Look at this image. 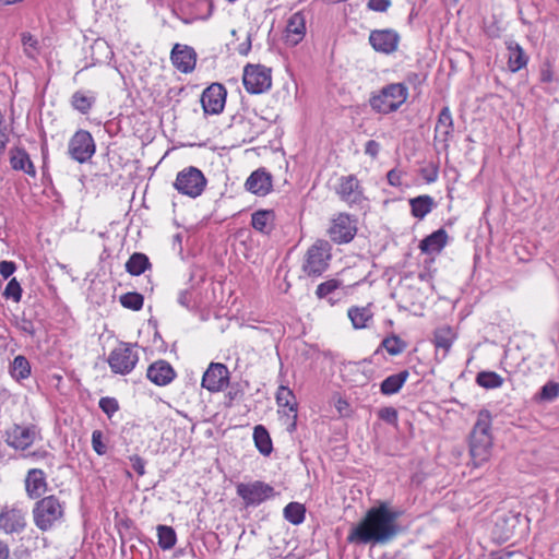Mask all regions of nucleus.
<instances>
[{
  "label": "nucleus",
  "instance_id": "obj_19",
  "mask_svg": "<svg viewBox=\"0 0 559 559\" xmlns=\"http://www.w3.org/2000/svg\"><path fill=\"white\" fill-rule=\"evenodd\" d=\"M170 59L180 72L190 73L195 68L197 53L190 46L176 44L171 50Z\"/></svg>",
  "mask_w": 559,
  "mask_h": 559
},
{
  "label": "nucleus",
  "instance_id": "obj_58",
  "mask_svg": "<svg viewBox=\"0 0 559 559\" xmlns=\"http://www.w3.org/2000/svg\"><path fill=\"white\" fill-rule=\"evenodd\" d=\"M476 381L480 386L489 389V371L479 372Z\"/></svg>",
  "mask_w": 559,
  "mask_h": 559
},
{
  "label": "nucleus",
  "instance_id": "obj_24",
  "mask_svg": "<svg viewBox=\"0 0 559 559\" xmlns=\"http://www.w3.org/2000/svg\"><path fill=\"white\" fill-rule=\"evenodd\" d=\"M306 34V19L301 12L294 13L287 21L285 38L289 45L300 43Z\"/></svg>",
  "mask_w": 559,
  "mask_h": 559
},
{
  "label": "nucleus",
  "instance_id": "obj_4",
  "mask_svg": "<svg viewBox=\"0 0 559 559\" xmlns=\"http://www.w3.org/2000/svg\"><path fill=\"white\" fill-rule=\"evenodd\" d=\"M330 260L331 245L326 240L318 239L305 254L302 271L308 276H320L328 270Z\"/></svg>",
  "mask_w": 559,
  "mask_h": 559
},
{
  "label": "nucleus",
  "instance_id": "obj_6",
  "mask_svg": "<svg viewBox=\"0 0 559 559\" xmlns=\"http://www.w3.org/2000/svg\"><path fill=\"white\" fill-rule=\"evenodd\" d=\"M206 182L205 176L199 168L189 166L177 174L174 188L180 194L194 199L202 194Z\"/></svg>",
  "mask_w": 559,
  "mask_h": 559
},
{
  "label": "nucleus",
  "instance_id": "obj_61",
  "mask_svg": "<svg viewBox=\"0 0 559 559\" xmlns=\"http://www.w3.org/2000/svg\"><path fill=\"white\" fill-rule=\"evenodd\" d=\"M503 382V379L497 374L496 372L491 371V389L499 388Z\"/></svg>",
  "mask_w": 559,
  "mask_h": 559
},
{
  "label": "nucleus",
  "instance_id": "obj_42",
  "mask_svg": "<svg viewBox=\"0 0 559 559\" xmlns=\"http://www.w3.org/2000/svg\"><path fill=\"white\" fill-rule=\"evenodd\" d=\"M21 40L25 55L35 59L38 55V40L29 33H23Z\"/></svg>",
  "mask_w": 559,
  "mask_h": 559
},
{
  "label": "nucleus",
  "instance_id": "obj_16",
  "mask_svg": "<svg viewBox=\"0 0 559 559\" xmlns=\"http://www.w3.org/2000/svg\"><path fill=\"white\" fill-rule=\"evenodd\" d=\"M356 231L355 221L349 215L343 213L333 219L329 229L331 239L337 243L349 242L356 235Z\"/></svg>",
  "mask_w": 559,
  "mask_h": 559
},
{
  "label": "nucleus",
  "instance_id": "obj_37",
  "mask_svg": "<svg viewBox=\"0 0 559 559\" xmlns=\"http://www.w3.org/2000/svg\"><path fill=\"white\" fill-rule=\"evenodd\" d=\"M11 376L17 380H24L31 374L29 361L22 355L16 356L10 367Z\"/></svg>",
  "mask_w": 559,
  "mask_h": 559
},
{
  "label": "nucleus",
  "instance_id": "obj_29",
  "mask_svg": "<svg viewBox=\"0 0 559 559\" xmlns=\"http://www.w3.org/2000/svg\"><path fill=\"white\" fill-rule=\"evenodd\" d=\"M408 377L409 372L407 370H403L399 373H394L386 377L380 384V392L383 395H393L397 393L402 389Z\"/></svg>",
  "mask_w": 559,
  "mask_h": 559
},
{
  "label": "nucleus",
  "instance_id": "obj_63",
  "mask_svg": "<svg viewBox=\"0 0 559 559\" xmlns=\"http://www.w3.org/2000/svg\"><path fill=\"white\" fill-rule=\"evenodd\" d=\"M47 455H48V453L46 451H34V452L25 454L24 457L44 459Z\"/></svg>",
  "mask_w": 559,
  "mask_h": 559
},
{
  "label": "nucleus",
  "instance_id": "obj_44",
  "mask_svg": "<svg viewBox=\"0 0 559 559\" xmlns=\"http://www.w3.org/2000/svg\"><path fill=\"white\" fill-rule=\"evenodd\" d=\"M3 296L7 299H12L15 302H19L22 297V287L20 283L16 281V278H12L7 284V287L3 292Z\"/></svg>",
  "mask_w": 559,
  "mask_h": 559
},
{
  "label": "nucleus",
  "instance_id": "obj_26",
  "mask_svg": "<svg viewBox=\"0 0 559 559\" xmlns=\"http://www.w3.org/2000/svg\"><path fill=\"white\" fill-rule=\"evenodd\" d=\"M10 165L14 170L24 171L31 177H36V169L28 153L19 146L10 150Z\"/></svg>",
  "mask_w": 559,
  "mask_h": 559
},
{
  "label": "nucleus",
  "instance_id": "obj_10",
  "mask_svg": "<svg viewBox=\"0 0 559 559\" xmlns=\"http://www.w3.org/2000/svg\"><path fill=\"white\" fill-rule=\"evenodd\" d=\"M236 492L246 506H259L275 496L274 488L261 480L239 483L236 486Z\"/></svg>",
  "mask_w": 559,
  "mask_h": 559
},
{
  "label": "nucleus",
  "instance_id": "obj_57",
  "mask_svg": "<svg viewBox=\"0 0 559 559\" xmlns=\"http://www.w3.org/2000/svg\"><path fill=\"white\" fill-rule=\"evenodd\" d=\"M178 302L186 308L190 307L191 294L189 290H181L178 295Z\"/></svg>",
  "mask_w": 559,
  "mask_h": 559
},
{
  "label": "nucleus",
  "instance_id": "obj_36",
  "mask_svg": "<svg viewBox=\"0 0 559 559\" xmlns=\"http://www.w3.org/2000/svg\"><path fill=\"white\" fill-rule=\"evenodd\" d=\"M253 439L255 447L261 454L269 455L272 452V440L267 430L263 426L258 425L254 427Z\"/></svg>",
  "mask_w": 559,
  "mask_h": 559
},
{
  "label": "nucleus",
  "instance_id": "obj_55",
  "mask_svg": "<svg viewBox=\"0 0 559 559\" xmlns=\"http://www.w3.org/2000/svg\"><path fill=\"white\" fill-rule=\"evenodd\" d=\"M19 328L24 333H27L29 335H34V333H35V328H34L33 322L31 320L26 319V318H22V320L19 323Z\"/></svg>",
  "mask_w": 559,
  "mask_h": 559
},
{
  "label": "nucleus",
  "instance_id": "obj_47",
  "mask_svg": "<svg viewBox=\"0 0 559 559\" xmlns=\"http://www.w3.org/2000/svg\"><path fill=\"white\" fill-rule=\"evenodd\" d=\"M103 432L94 430L92 433V448L98 455H104L107 452V445L103 441Z\"/></svg>",
  "mask_w": 559,
  "mask_h": 559
},
{
  "label": "nucleus",
  "instance_id": "obj_56",
  "mask_svg": "<svg viewBox=\"0 0 559 559\" xmlns=\"http://www.w3.org/2000/svg\"><path fill=\"white\" fill-rule=\"evenodd\" d=\"M251 49V35L248 34L243 43L237 47V51L241 56H247Z\"/></svg>",
  "mask_w": 559,
  "mask_h": 559
},
{
  "label": "nucleus",
  "instance_id": "obj_25",
  "mask_svg": "<svg viewBox=\"0 0 559 559\" xmlns=\"http://www.w3.org/2000/svg\"><path fill=\"white\" fill-rule=\"evenodd\" d=\"M506 47L508 51L507 58L509 71L515 73L527 66L528 56L519 43L513 39H509L506 41Z\"/></svg>",
  "mask_w": 559,
  "mask_h": 559
},
{
  "label": "nucleus",
  "instance_id": "obj_12",
  "mask_svg": "<svg viewBox=\"0 0 559 559\" xmlns=\"http://www.w3.org/2000/svg\"><path fill=\"white\" fill-rule=\"evenodd\" d=\"M5 443L15 449L24 451L29 448L36 439V429L33 426L13 425L4 432Z\"/></svg>",
  "mask_w": 559,
  "mask_h": 559
},
{
  "label": "nucleus",
  "instance_id": "obj_9",
  "mask_svg": "<svg viewBox=\"0 0 559 559\" xmlns=\"http://www.w3.org/2000/svg\"><path fill=\"white\" fill-rule=\"evenodd\" d=\"M243 85L250 94H261L271 88V69L260 64H248L243 70Z\"/></svg>",
  "mask_w": 559,
  "mask_h": 559
},
{
  "label": "nucleus",
  "instance_id": "obj_11",
  "mask_svg": "<svg viewBox=\"0 0 559 559\" xmlns=\"http://www.w3.org/2000/svg\"><path fill=\"white\" fill-rule=\"evenodd\" d=\"M336 193L349 206L359 205L365 201L362 187L354 175L342 176L338 179Z\"/></svg>",
  "mask_w": 559,
  "mask_h": 559
},
{
  "label": "nucleus",
  "instance_id": "obj_27",
  "mask_svg": "<svg viewBox=\"0 0 559 559\" xmlns=\"http://www.w3.org/2000/svg\"><path fill=\"white\" fill-rule=\"evenodd\" d=\"M448 234L444 229L440 228L419 243V249L424 253L432 254L439 253L447 245Z\"/></svg>",
  "mask_w": 559,
  "mask_h": 559
},
{
  "label": "nucleus",
  "instance_id": "obj_15",
  "mask_svg": "<svg viewBox=\"0 0 559 559\" xmlns=\"http://www.w3.org/2000/svg\"><path fill=\"white\" fill-rule=\"evenodd\" d=\"M229 371L219 362H212L202 378V386L211 392H218L228 384Z\"/></svg>",
  "mask_w": 559,
  "mask_h": 559
},
{
  "label": "nucleus",
  "instance_id": "obj_64",
  "mask_svg": "<svg viewBox=\"0 0 559 559\" xmlns=\"http://www.w3.org/2000/svg\"><path fill=\"white\" fill-rule=\"evenodd\" d=\"M551 72L549 70L542 72V81L543 82H550L551 81Z\"/></svg>",
  "mask_w": 559,
  "mask_h": 559
},
{
  "label": "nucleus",
  "instance_id": "obj_35",
  "mask_svg": "<svg viewBox=\"0 0 559 559\" xmlns=\"http://www.w3.org/2000/svg\"><path fill=\"white\" fill-rule=\"evenodd\" d=\"M276 402L280 407L287 408L288 413H293V418L297 417V402L292 390L286 386H280L276 393Z\"/></svg>",
  "mask_w": 559,
  "mask_h": 559
},
{
  "label": "nucleus",
  "instance_id": "obj_49",
  "mask_svg": "<svg viewBox=\"0 0 559 559\" xmlns=\"http://www.w3.org/2000/svg\"><path fill=\"white\" fill-rule=\"evenodd\" d=\"M438 167L429 165L420 169V176L427 183H432L438 179Z\"/></svg>",
  "mask_w": 559,
  "mask_h": 559
},
{
  "label": "nucleus",
  "instance_id": "obj_7",
  "mask_svg": "<svg viewBox=\"0 0 559 559\" xmlns=\"http://www.w3.org/2000/svg\"><path fill=\"white\" fill-rule=\"evenodd\" d=\"M139 361V355L133 346L120 343L108 356V364L112 372L119 374L130 373Z\"/></svg>",
  "mask_w": 559,
  "mask_h": 559
},
{
  "label": "nucleus",
  "instance_id": "obj_38",
  "mask_svg": "<svg viewBox=\"0 0 559 559\" xmlns=\"http://www.w3.org/2000/svg\"><path fill=\"white\" fill-rule=\"evenodd\" d=\"M158 546L164 550L171 549L177 542V535L171 526L158 525L157 526Z\"/></svg>",
  "mask_w": 559,
  "mask_h": 559
},
{
  "label": "nucleus",
  "instance_id": "obj_59",
  "mask_svg": "<svg viewBox=\"0 0 559 559\" xmlns=\"http://www.w3.org/2000/svg\"><path fill=\"white\" fill-rule=\"evenodd\" d=\"M512 555H513V552H511V551H504V550L493 551V550H491V559H509Z\"/></svg>",
  "mask_w": 559,
  "mask_h": 559
},
{
  "label": "nucleus",
  "instance_id": "obj_1",
  "mask_svg": "<svg viewBox=\"0 0 559 559\" xmlns=\"http://www.w3.org/2000/svg\"><path fill=\"white\" fill-rule=\"evenodd\" d=\"M400 515L388 502L381 501L350 525L346 542L352 545H386L400 533Z\"/></svg>",
  "mask_w": 559,
  "mask_h": 559
},
{
  "label": "nucleus",
  "instance_id": "obj_32",
  "mask_svg": "<svg viewBox=\"0 0 559 559\" xmlns=\"http://www.w3.org/2000/svg\"><path fill=\"white\" fill-rule=\"evenodd\" d=\"M348 318L355 329L367 328L368 322L372 319L373 314L369 306L366 307H350L347 311Z\"/></svg>",
  "mask_w": 559,
  "mask_h": 559
},
{
  "label": "nucleus",
  "instance_id": "obj_62",
  "mask_svg": "<svg viewBox=\"0 0 559 559\" xmlns=\"http://www.w3.org/2000/svg\"><path fill=\"white\" fill-rule=\"evenodd\" d=\"M399 179V174L395 170H390L388 173V180L392 186H397L400 183Z\"/></svg>",
  "mask_w": 559,
  "mask_h": 559
},
{
  "label": "nucleus",
  "instance_id": "obj_48",
  "mask_svg": "<svg viewBox=\"0 0 559 559\" xmlns=\"http://www.w3.org/2000/svg\"><path fill=\"white\" fill-rule=\"evenodd\" d=\"M378 416L383 421L390 424V425H396L397 424V411L394 407H383L379 411Z\"/></svg>",
  "mask_w": 559,
  "mask_h": 559
},
{
  "label": "nucleus",
  "instance_id": "obj_53",
  "mask_svg": "<svg viewBox=\"0 0 559 559\" xmlns=\"http://www.w3.org/2000/svg\"><path fill=\"white\" fill-rule=\"evenodd\" d=\"M130 461L132 463L133 469L140 476H143L145 474V461L141 456L136 455V454L130 456Z\"/></svg>",
  "mask_w": 559,
  "mask_h": 559
},
{
  "label": "nucleus",
  "instance_id": "obj_2",
  "mask_svg": "<svg viewBox=\"0 0 559 559\" xmlns=\"http://www.w3.org/2000/svg\"><path fill=\"white\" fill-rule=\"evenodd\" d=\"M408 88L404 83H391L383 86L379 93L369 99L372 110L379 114L396 111L407 99Z\"/></svg>",
  "mask_w": 559,
  "mask_h": 559
},
{
  "label": "nucleus",
  "instance_id": "obj_17",
  "mask_svg": "<svg viewBox=\"0 0 559 559\" xmlns=\"http://www.w3.org/2000/svg\"><path fill=\"white\" fill-rule=\"evenodd\" d=\"M399 34L393 29H374L369 35L372 48L382 53H392L397 49Z\"/></svg>",
  "mask_w": 559,
  "mask_h": 559
},
{
  "label": "nucleus",
  "instance_id": "obj_50",
  "mask_svg": "<svg viewBox=\"0 0 559 559\" xmlns=\"http://www.w3.org/2000/svg\"><path fill=\"white\" fill-rule=\"evenodd\" d=\"M391 4V0H369L367 8L374 12H386Z\"/></svg>",
  "mask_w": 559,
  "mask_h": 559
},
{
  "label": "nucleus",
  "instance_id": "obj_13",
  "mask_svg": "<svg viewBox=\"0 0 559 559\" xmlns=\"http://www.w3.org/2000/svg\"><path fill=\"white\" fill-rule=\"evenodd\" d=\"M226 90L219 83H213L201 95V104L205 114L217 115L225 106Z\"/></svg>",
  "mask_w": 559,
  "mask_h": 559
},
{
  "label": "nucleus",
  "instance_id": "obj_28",
  "mask_svg": "<svg viewBox=\"0 0 559 559\" xmlns=\"http://www.w3.org/2000/svg\"><path fill=\"white\" fill-rule=\"evenodd\" d=\"M275 214L272 210H259L251 216L252 227L263 234H269L274 226Z\"/></svg>",
  "mask_w": 559,
  "mask_h": 559
},
{
  "label": "nucleus",
  "instance_id": "obj_43",
  "mask_svg": "<svg viewBox=\"0 0 559 559\" xmlns=\"http://www.w3.org/2000/svg\"><path fill=\"white\" fill-rule=\"evenodd\" d=\"M559 396V383L549 381L544 384L538 393V400L551 402Z\"/></svg>",
  "mask_w": 559,
  "mask_h": 559
},
{
  "label": "nucleus",
  "instance_id": "obj_23",
  "mask_svg": "<svg viewBox=\"0 0 559 559\" xmlns=\"http://www.w3.org/2000/svg\"><path fill=\"white\" fill-rule=\"evenodd\" d=\"M245 186L254 194L266 195L272 189V176L264 169H258L249 176Z\"/></svg>",
  "mask_w": 559,
  "mask_h": 559
},
{
  "label": "nucleus",
  "instance_id": "obj_34",
  "mask_svg": "<svg viewBox=\"0 0 559 559\" xmlns=\"http://www.w3.org/2000/svg\"><path fill=\"white\" fill-rule=\"evenodd\" d=\"M95 102V96L90 92L76 91L71 97L72 107L83 115L91 110Z\"/></svg>",
  "mask_w": 559,
  "mask_h": 559
},
{
  "label": "nucleus",
  "instance_id": "obj_18",
  "mask_svg": "<svg viewBox=\"0 0 559 559\" xmlns=\"http://www.w3.org/2000/svg\"><path fill=\"white\" fill-rule=\"evenodd\" d=\"M454 126L453 119L448 106L443 107L438 116V120L435 127V143L441 145L442 150L449 147V141L453 134Z\"/></svg>",
  "mask_w": 559,
  "mask_h": 559
},
{
  "label": "nucleus",
  "instance_id": "obj_30",
  "mask_svg": "<svg viewBox=\"0 0 559 559\" xmlns=\"http://www.w3.org/2000/svg\"><path fill=\"white\" fill-rule=\"evenodd\" d=\"M409 205L412 215L418 219H423L427 214H429L432 211L436 203L433 198L424 194L411 199Z\"/></svg>",
  "mask_w": 559,
  "mask_h": 559
},
{
  "label": "nucleus",
  "instance_id": "obj_41",
  "mask_svg": "<svg viewBox=\"0 0 559 559\" xmlns=\"http://www.w3.org/2000/svg\"><path fill=\"white\" fill-rule=\"evenodd\" d=\"M119 300L122 307L134 311L141 310L144 302L143 296L135 292L121 295Z\"/></svg>",
  "mask_w": 559,
  "mask_h": 559
},
{
  "label": "nucleus",
  "instance_id": "obj_14",
  "mask_svg": "<svg viewBox=\"0 0 559 559\" xmlns=\"http://www.w3.org/2000/svg\"><path fill=\"white\" fill-rule=\"evenodd\" d=\"M26 527V514L22 509L4 507L0 511V530L5 534H20Z\"/></svg>",
  "mask_w": 559,
  "mask_h": 559
},
{
  "label": "nucleus",
  "instance_id": "obj_40",
  "mask_svg": "<svg viewBox=\"0 0 559 559\" xmlns=\"http://www.w3.org/2000/svg\"><path fill=\"white\" fill-rule=\"evenodd\" d=\"M406 347V342L395 334L386 336L380 344V348H384L391 356H397L402 354Z\"/></svg>",
  "mask_w": 559,
  "mask_h": 559
},
{
  "label": "nucleus",
  "instance_id": "obj_45",
  "mask_svg": "<svg viewBox=\"0 0 559 559\" xmlns=\"http://www.w3.org/2000/svg\"><path fill=\"white\" fill-rule=\"evenodd\" d=\"M340 285H341V283L337 280H329L326 282H323L320 285H318L316 295L319 298H325L331 293H333L335 289H337L340 287Z\"/></svg>",
  "mask_w": 559,
  "mask_h": 559
},
{
  "label": "nucleus",
  "instance_id": "obj_22",
  "mask_svg": "<svg viewBox=\"0 0 559 559\" xmlns=\"http://www.w3.org/2000/svg\"><path fill=\"white\" fill-rule=\"evenodd\" d=\"M25 491L31 499L39 498L47 490L46 474L43 469L32 468L25 477Z\"/></svg>",
  "mask_w": 559,
  "mask_h": 559
},
{
  "label": "nucleus",
  "instance_id": "obj_5",
  "mask_svg": "<svg viewBox=\"0 0 559 559\" xmlns=\"http://www.w3.org/2000/svg\"><path fill=\"white\" fill-rule=\"evenodd\" d=\"M489 413L481 411L471 433L469 451L474 460L486 462L489 459Z\"/></svg>",
  "mask_w": 559,
  "mask_h": 559
},
{
  "label": "nucleus",
  "instance_id": "obj_54",
  "mask_svg": "<svg viewBox=\"0 0 559 559\" xmlns=\"http://www.w3.org/2000/svg\"><path fill=\"white\" fill-rule=\"evenodd\" d=\"M380 151V144L374 140L367 141L365 145V153L371 157H377Z\"/></svg>",
  "mask_w": 559,
  "mask_h": 559
},
{
  "label": "nucleus",
  "instance_id": "obj_20",
  "mask_svg": "<svg viewBox=\"0 0 559 559\" xmlns=\"http://www.w3.org/2000/svg\"><path fill=\"white\" fill-rule=\"evenodd\" d=\"M146 377L154 384L163 386L169 384L176 377L171 365L165 360H157L150 365Z\"/></svg>",
  "mask_w": 559,
  "mask_h": 559
},
{
  "label": "nucleus",
  "instance_id": "obj_39",
  "mask_svg": "<svg viewBox=\"0 0 559 559\" xmlns=\"http://www.w3.org/2000/svg\"><path fill=\"white\" fill-rule=\"evenodd\" d=\"M284 518L294 525H299L305 521V507L299 502H289L284 508Z\"/></svg>",
  "mask_w": 559,
  "mask_h": 559
},
{
  "label": "nucleus",
  "instance_id": "obj_60",
  "mask_svg": "<svg viewBox=\"0 0 559 559\" xmlns=\"http://www.w3.org/2000/svg\"><path fill=\"white\" fill-rule=\"evenodd\" d=\"M10 557V547L9 545L0 539V559H9Z\"/></svg>",
  "mask_w": 559,
  "mask_h": 559
},
{
  "label": "nucleus",
  "instance_id": "obj_33",
  "mask_svg": "<svg viewBox=\"0 0 559 559\" xmlns=\"http://www.w3.org/2000/svg\"><path fill=\"white\" fill-rule=\"evenodd\" d=\"M151 267L148 258L141 252L133 253L126 263V271L134 276L143 274Z\"/></svg>",
  "mask_w": 559,
  "mask_h": 559
},
{
  "label": "nucleus",
  "instance_id": "obj_51",
  "mask_svg": "<svg viewBox=\"0 0 559 559\" xmlns=\"http://www.w3.org/2000/svg\"><path fill=\"white\" fill-rule=\"evenodd\" d=\"M8 142H9V134L7 132V126L4 123L3 115L0 111V154H2L4 152Z\"/></svg>",
  "mask_w": 559,
  "mask_h": 559
},
{
  "label": "nucleus",
  "instance_id": "obj_3",
  "mask_svg": "<svg viewBox=\"0 0 559 559\" xmlns=\"http://www.w3.org/2000/svg\"><path fill=\"white\" fill-rule=\"evenodd\" d=\"M64 515L63 503L53 495L38 500L33 508V520L43 532L49 531L60 523Z\"/></svg>",
  "mask_w": 559,
  "mask_h": 559
},
{
  "label": "nucleus",
  "instance_id": "obj_21",
  "mask_svg": "<svg viewBox=\"0 0 559 559\" xmlns=\"http://www.w3.org/2000/svg\"><path fill=\"white\" fill-rule=\"evenodd\" d=\"M515 519L506 513H497L495 525L491 528V542L502 544L513 536Z\"/></svg>",
  "mask_w": 559,
  "mask_h": 559
},
{
  "label": "nucleus",
  "instance_id": "obj_31",
  "mask_svg": "<svg viewBox=\"0 0 559 559\" xmlns=\"http://www.w3.org/2000/svg\"><path fill=\"white\" fill-rule=\"evenodd\" d=\"M454 341V333L449 326H441L435 331L433 343L437 353L442 352V357H445L452 343Z\"/></svg>",
  "mask_w": 559,
  "mask_h": 559
},
{
  "label": "nucleus",
  "instance_id": "obj_46",
  "mask_svg": "<svg viewBox=\"0 0 559 559\" xmlns=\"http://www.w3.org/2000/svg\"><path fill=\"white\" fill-rule=\"evenodd\" d=\"M99 408L108 416L111 417L118 409L119 404L118 401L115 397H102L99 400Z\"/></svg>",
  "mask_w": 559,
  "mask_h": 559
},
{
  "label": "nucleus",
  "instance_id": "obj_52",
  "mask_svg": "<svg viewBox=\"0 0 559 559\" xmlns=\"http://www.w3.org/2000/svg\"><path fill=\"white\" fill-rule=\"evenodd\" d=\"M16 270V265L12 261H1L0 262V275L3 278H9Z\"/></svg>",
  "mask_w": 559,
  "mask_h": 559
},
{
  "label": "nucleus",
  "instance_id": "obj_8",
  "mask_svg": "<svg viewBox=\"0 0 559 559\" xmlns=\"http://www.w3.org/2000/svg\"><path fill=\"white\" fill-rule=\"evenodd\" d=\"M96 152V145L92 134L86 130H78L68 143L69 156L80 163L88 162Z\"/></svg>",
  "mask_w": 559,
  "mask_h": 559
}]
</instances>
